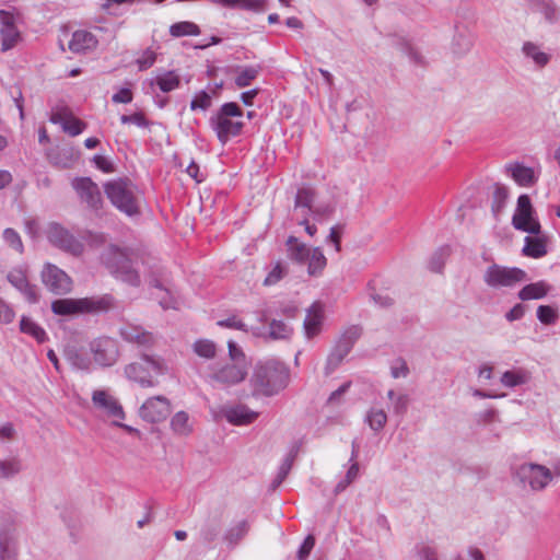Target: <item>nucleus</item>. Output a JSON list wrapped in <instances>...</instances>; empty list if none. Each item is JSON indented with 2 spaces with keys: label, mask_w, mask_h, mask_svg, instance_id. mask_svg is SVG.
<instances>
[{
  "label": "nucleus",
  "mask_w": 560,
  "mask_h": 560,
  "mask_svg": "<svg viewBox=\"0 0 560 560\" xmlns=\"http://www.w3.org/2000/svg\"><path fill=\"white\" fill-rule=\"evenodd\" d=\"M105 194L121 212L133 215L139 213L136 186L128 179H115L105 184Z\"/></svg>",
  "instance_id": "nucleus-4"
},
{
  "label": "nucleus",
  "mask_w": 560,
  "mask_h": 560,
  "mask_svg": "<svg viewBox=\"0 0 560 560\" xmlns=\"http://www.w3.org/2000/svg\"><path fill=\"white\" fill-rule=\"evenodd\" d=\"M228 348H229V357H230L231 362L240 363V364H248L245 353L243 352V350L240 347H237V345L234 341L230 340L228 342Z\"/></svg>",
  "instance_id": "nucleus-46"
},
{
  "label": "nucleus",
  "mask_w": 560,
  "mask_h": 560,
  "mask_svg": "<svg viewBox=\"0 0 560 560\" xmlns=\"http://www.w3.org/2000/svg\"><path fill=\"white\" fill-rule=\"evenodd\" d=\"M526 279V272L516 267H505L493 264L483 275L485 282L494 289L513 287Z\"/></svg>",
  "instance_id": "nucleus-6"
},
{
  "label": "nucleus",
  "mask_w": 560,
  "mask_h": 560,
  "mask_svg": "<svg viewBox=\"0 0 560 560\" xmlns=\"http://www.w3.org/2000/svg\"><path fill=\"white\" fill-rule=\"evenodd\" d=\"M186 172L187 174L194 178L196 182L200 183L202 180L201 177H199V166L198 164H196L195 162H191L187 167H186Z\"/></svg>",
  "instance_id": "nucleus-63"
},
{
  "label": "nucleus",
  "mask_w": 560,
  "mask_h": 560,
  "mask_svg": "<svg viewBox=\"0 0 560 560\" xmlns=\"http://www.w3.org/2000/svg\"><path fill=\"white\" fill-rule=\"evenodd\" d=\"M170 32L173 36L179 37L198 35L200 30L195 23L185 21L173 24Z\"/></svg>",
  "instance_id": "nucleus-35"
},
{
  "label": "nucleus",
  "mask_w": 560,
  "mask_h": 560,
  "mask_svg": "<svg viewBox=\"0 0 560 560\" xmlns=\"http://www.w3.org/2000/svg\"><path fill=\"white\" fill-rule=\"evenodd\" d=\"M90 348L95 363L101 366H110L117 361L118 346L113 338H97L91 342Z\"/></svg>",
  "instance_id": "nucleus-11"
},
{
  "label": "nucleus",
  "mask_w": 560,
  "mask_h": 560,
  "mask_svg": "<svg viewBox=\"0 0 560 560\" xmlns=\"http://www.w3.org/2000/svg\"><path fill=\"white\" fill-rule=\"evenodd\" d=\"M249 364L228 363L213 373V380L225 384L235 385L245 380Z\"/></svg>",
  "instance_id": "nucleus-17"
},
{
  "label": "nucleus",
  "mask_w": 560,
  "mask_h": 560,
  "mask_svg": "<svg viewBox=\"0 0 560 560\" xmlns=\"http://www.w3.org/2000/svg\"><path fill=\"white\" fill-rule=\"evenodd\" d=\"M129 380L142 387H153L158 377L166 372V366L161 359L143 355L139 361L130 363L125 369Z\"/></svg>",
  "instance_id": "nucleus-5"
},
{
  "label": "nucleus",
  "mask_w": 560,
  "mask_h": 560,
  "mask_svg": "<svg viewBox=\"0 0 560 560\" xmlns=\"http://www.w3.org/2000/svg\"><path fill=\"white\" fill-rule=\"evenodd\" d=\"M180 82L179 75L174 71L165 72L156 77V84L162 92H171L178 88Z\"/></svg>",
  "instance_id": "nucleus-34"
},
{
  "label": "nucleus",
  "mask_w": 560,
  "mask_h": 560,
  "mask_svg": "<svg viewBox=\"0 0 560 560\" xmlns=\"http://www.w3.org/2000/svg\"><path fill=\"white\" fill-rule=\"evenodd\" d=\"M112 255L110 267L116 276L132 285L139 284V276L132 268L131 258L121 250H113Z\"/></svg>",
  "instance_id": "nucleus-16"
},
{
  "label": "nucleus",
  "mask_w": 560,
  "mask_h": 560,
  "mask_svg": "<svg viewBox=\"0 0 560 560\" xmlns=\"http://www.w3.org/2000/svg\"><path fill=\"white\" fill-rule=\"evenodd\" d=\"M14 428L12 423H5L0 427V438L11 440L14 436Z\"/></svg>",
  "instance_id": "nucleus-60"
},
{
  "label": "nucleus",
  "mask_w": 560,
  "mask_h": 560,
  "mask_svg": "<svg viewBox=\"0 0 560 560\" xmlns=\"http://www.w3.org/2000/svg\"><path fill=\"white\" fill-rule=\"evenodd\" d=\"M358 474H359V466H358V464H352L349 467L348 471H347L345 480L337 485L336 490L337 491L345 490L346 487L348 485H350L358 477Z\"/></svg>",
  "instance_id": "nucleus-52"
},
{
  "label": "nucleus",
  "mask_w": 560,
  "mask_h": 560,
  "mask_svg": "<svg viewBox=\"0 0 560 560\" xmlns=\"http://www.w3.org/2000/svg\"><path fill=\"white\" fill-rule=\"evenodd\" d=\"M47 238L55 246L72 255L83 252V244L58 223H50L47 228Z\"/></svg>",
  "instance_id": "nucleus-9"
},
{
  "label": "nucleus",
  "mask_w": 560,
  "mask_h": 560,
  "mask_svg": "<svg viewBox=\"0 0 560 560\" xmlns=\"http://www.w3.org/2000/svg\"><path fill=\"white\" fill-rule=\"evenodd\" d=\"M217 324L220 327L247 331V326L245 325V323L235 315L226 319L219 320Z\"/></svg>",
  "instance_id": "nucleus-49"
},
{
  "label": "nucleus",
  "mask_w": 560,
  "mask_h": 560,
  "mask_svg": "<svg viewBox=\"0 0 560 560\" xmlns=\"http://www.w3.org/2000/svg\"><path fill=\"white\" fill-rule=\"evenodd\" d=\"M534 209L530 198L521 195L517 199V207L512 218L513 226L516 230L537 235L540 233V223L533 217Z\"/></svg>",
  "instance_id": "nucleus-7"
},
{
  "label": "nucleus",
  "mask_w": 560,
  "mask_h": 560,
  "mask_svg": "<svg viewBox=\"0 0 560 560\" xmlns=\"http://www.w3.org/2000/svg\"><path fill=\"white\" fill-rule=\"evenodd\" d=\"M0 40L1 51L12 49L21 40L15 15L5 10H0Z\"/></svg>",
  "instance_id": "nucleus-13"
},
{
  "label": "nucleus",
  "mask_w": 560,
  "mask_h": 560,
  "mask_svg": "<svg viewBox=\"0 0 560 560\" xmlns=\"http://www.w3.org/2000/svg\"><path fill=\"white\" fill-rule=\"evenodd\" d=\"M527 381L528 373L524 370L506 371L501 377V383L506 387L522 385Z\"/></svg>",
  "instance_id": "nucleus-33"
},
{
  "label": "nucleus",
  "mask_w": 560,
  "mask_h": 560,
  "mask_svg": "<svg viewBox=\"0 0 560 560\" xmlns=\"http://www.w3.org/2000/svg\"><path fill=\"white\" fill-rule=\"evenodd\" d=\"M3 238L7 244L16 250L19 254L23 253V243L16 231L13 229H5L3 232Z\"/></svg>",
  "instance_id": "nucleus-42"
},
{
  "label": "nucleus",
  "mask_w": 560,
  "mask_h": 560,
  "mask_svg": "<svg viewBox=\"0 0 560 560\" xmlns=\"http://www.w3.org/2000/svg\"><path fill=\"white\" fill-rule=\"evenodd\" d=\"M386 420L387 416L382 409H373L370 411L368 416L369 424L375 431L383 429V427L386 423Z\"/></svg>",
  "instance_id": "nucleus-40"
},
{
  "label": "nucleus",
  "mask_w": 560,
  "mask_h": 560,
  "mask_svg": "<svg viewBox=\"0 0 560 560\" xmlns=\"http://www.w3.org/2000/svg\"><path fill=\"white\" fill-rule=\"evenodd\" d=\"M120 336L125 341L144 348L152 347L155 341L151 331L145 330L141 326L131 324H128L120 329Z\"/></svg>",
  "instance_id": "nucleus-18"
},
{
  "label": "nucleus",
  "mask_w": 560,
  "mask_h": 560,
  "mask_svg": "<svg viewBox=\"0 0 560 560\" xmlns=\"http://www.w3.org/2000/svg\"><path fill=\"white\" fill-rule=\"evenodd\" d=\"M171 427L178 435H188L192 432V424L186 411L176 412L171 420Z\"/></svg>",
  "instance_id": "nucleus-29"
},
{
  "label": "nucleus",
  "mask_w": 560,
  "mask_h": 560,
  "mask_svg": "<svg viewBox=\"0 0 560 560\" xmlns=\"http://www.w3.org/2000/svg\"><path fill=\"white\" fill-rule=\"evenodd\" d=\"M328 238L335 245L336 250L339 252L340 250L341 234H340V232L338 231L337 228H331Z\"/></svg>",
  "instance_id": "nucleus-61"
},
{
  "label": "nucleus",
  "mask_w": 560,
  "mask_h": 560,
  "mask_svg": "<svg viewBox=\"0 0 560 560\" xmlns=\"http://www.w3.org/2000/svg\"><path fill=\"white\" fill-rule=\"evenodd\" d=\"M525 313V308L522 304H516L510 312L506 314V319L510 322L520 319L523 317Z\"/></svg>",
  "instance_id": "nucleus-58"
},
{
  "label": "nucleus",
  "mask_w": 560,
  "mask_h": 560,
  "mask_svg": "<svg viewBox=\"0 0 560 560\" xmlns=\"http://www.w3.org/2000/svg\"><path fill=\"white\" fill-rule=\"evenodd\" d=\"M194 351L197 355L205 359H212L215 357L217 347L213 341L208 339L197 340L194 346Z\"/></svg>",
  "instance_id": "nucleus-36"
},
{
  "label": "nucleus",
  "mask_w": 560,
  "mask_h": 560,
  "mask_svg": "<svg viewBox=\"0 0 560 560\" xmlns=\"http://www.w3.org/2000/svg\"><path fill=\"white\" fill-rule=\"evenodd\" d=\"M20 329L22 332L35 338L38 342H44L46 340L45 330L28 317H22L20 322Z\"/></svg>",
  "instance_id": "nucleus-32"
},
{
  "label": "nucleus",
  "mask_w": 560,
  "mask_h": 560,
  "mask_svg": "<svg viewBox=\"0 0 560 560\" xmlns=\"http://www.w3.org/2000/svg\"><path fill=\"white\" fill-rule=\"evenodd\" d=\"M287 246L289 257L299 264H305L312 252V248L299 242L294 236L288 238Z\"/></svg>",
  "instance_id": "nucleus-25"
},
{
  "label": "nucleus",
  "mask_w": 560,
  "mask_h": 560,
  "mask_svg": "<svg viewBox=\"0 0 560 560\" xmlns=\"http://www.w3.org/2000/svg\"><path fill=\"white\" fill-rule=\"evenodd\" d=\"M322 323H323V310H322L320 305L314 304L310 308V311L305 317V320H304V329H305L306 337L313 338V337L317 336L320 331Z\"/></svg>",
  "instance_id": "nucleus-24"
},
{
  "label": "nucleus",
  "mask_w": 560,
  "mask_h": 560,
  "mask_svg": "<svg viewBox=\"0 0 560 560\" xmlns=\"http://www.w3.org/2000/svg\"><path fill=\"white\" fill-rule=\"evenodd\" d=\"M523 254L532 258H540L547 254L546 243L542 238L527 236Z\"/></svg>",
  "instance_id": "nucleus-28"
},
{
  "label": "nucleus",
  "mask_w": 560,
  "mask_h": 560,
  "mask_svg": "<svg viewBox=\"0 0 560 560\" xmlns=\"http://www.w3.org/2000/svg\"><path fill=\"white\" fill-rule=\"evenodd\" d=\"M523 50L528 57L533 58L538 66H545L549 60V57L545 52L539 51L538 47L532 43H526Z\"/></svg>",
  "instance_id": "nucleus-39"
},
{
  "label": "nucleus",
  "mask_w": 560,
  "mask_h": 560,
  "mask_svg": "<svg viewBox=\"0 0 560 560\" xmlns=\"http://www.w3.org/2000/svg\"><path fill=\"white\" fill-rule=\"evenodd\" d=\"M122 124H135L137 126L144 125V117L141 113H135L132 115H122L120 117Z\"/></svg>",
  "instance_id": "nucleus-57"
},
{
  "label": "nucleus",
  "mask_w": 560,
  "mask_h": 560,
  "mask_svg": "<svg viewBox=\"0 0 560 560\" xmlns=\"http://www.w3.org/2000/svg\"><path fill=\"white\" fill-rule=\"evenodd\" d=\"M97 43L96 37L91 32L79 30L72 34V38L69 42V49L73 52H83L94 49Z\"/></svg>",
  "instance_id": "nucleus-23"
},
{
  "label": "nucleus",
  "mask_w": 560,
  "mask_h": 560,
  "mask_svg": "<svg viewBox=\"0 0 560 560\" xmlns=\"http://www.w3.org/2000/svg\"><path fill=\"white\" fill-rule=\"evenodd\" d=\"M390 370H392V376L394 378L405 377L408 374V366H407L406 362L401 359L397 360L392 365Z\"/></svg>",
  "instance_id": "nucleus-53"
},
{
  "label": "nucleus",
  "mask_w": 560,
  "mask_h": 560,
  "mask_svg": "<svg viewBox=\"0 0 560 560\" xmlns=\"http://www.w3.org/2000/svg\"><path fill=\"white\" fill-rule=\"evenodd\" d=\"M131 2L132 0H104L102 9L110 15L120 16L124 14L120 5Z\"/></svg>",
  "instance_id": "nucleus-45"
},
{
  "label": "nucleus",
  "mask_w": 560,
  "mask_h": 560,
  "mask_svg": "<svg viewBox=\"0 0 560 560\" xmlns=\"http://www.w3.org/2000/svg\"><path fill=\"white\" fill-rule=\"evenodd\" d=\"M14 317L13 308L0 298V323L10 324L14 320Z\"/></svg>",
  "instance_id": "nucleus-50"
},
{
  "label": "nucleus",
  "mask_w": 560,
  "mask_h": 560,
  "mask_svg": "<svg viewBox=\"0 0 560 560\" xmlns=\"http://www.w3.org/2000/svg\"><path fill=\"white\" fill-rule=\"evenodd\" d=\"M288 270L285 266H283L281 262H277L272 270L268 273L266 277L264 284L265 285H273L277 282H279L285 275Z\"/></svg>",
  "instance_id": "nucleus-44"
},
{
  "label": "nucleus",
  "mask_w": 560,
  "mask_h": 560,
  "mask_svg": "<svg viewBox=\"0 0 560 560\" xmlns=\"http://www.w3.org/2000/svg\"><path fill=\"white\" fill-rule=\"evenodd\" d=\"M224 418L234 425H245L254 422L258 413L248 409L246 406L240 405L226 408L223 411Z\"/></svg>",
  "instance_id": "nucleus-22"
},
{
  "label": "nucleus",
  "mask_w": 560,
  "mask_h": 560,
  "mask_svg": "<svg viewBox=\"0 0 560 560\" xmlns=\"http://www.w3.org/2000/svg\"><path fill=\"white\" fill-rule=\"evenodd\" d=\"M518 475L534 490L544 489L552 479L551 472L547 467L536 464L523 465L518 469Z\"/></svg>",
  "instance_id": "nucleus-15"
},
{
  "label": "nucleus",
  "mask_w": 560,
  "mask_h": 560,
  "mask_svg": "<svg viewBox=\"0 0 560 560\" xmlns=\"http://www.w3.org/2000/svg\"><path fill=\"white\" fill-rule=\"evenodd\" d=\"M50 120L54 124H60L63 131L72 137L80 135L86 127L85 122L74 117L68 109L52 113Z\"/></svg>",
  "instance_id": "nucleus-19"
},
{
  "label": "nucleus",
  "mask_w": 560,
  "mask_h": 560,
  "mask_svg": "<svg viewBox=\"0 0 560 560\" xmlns=\"http://www.w3.org/2000/svg\"><path fill=\"white\" fill-rule=\"evenodd\" d=\"M93 406L113 420V424H119L125 419V411L119 401L107 390L97 389L92 394Z\"/></svg>",
  "instance_id": "nucleus-8"
},
{
  "label": "nucleus",
  "mask_w": 560,
  "mask_h": 560,
  "mask_svg": "<svg viewBox=\"0 0 560 560\" xmlns=\"http://www.w3.org/2000/svg\"><path fill=\"white\" fill-rule=\"evenodd\" d=\"M506 171L514 182L522 187H530L536 184L537 176L532 167L514 162L506 165Z\"/></svg>",
  "instance_id": "nucleus-21"
},
{
  "label": "nucleus",
  "mask_w": 560,
  "mask_h": 560,
  "mask_svg": "<svg viewBox=\"0 0 560 560\" xmlns=\"http://www.w3.org/2000/svg\"><path fill=\"white\" fill-rule=\"evenodd\" d=\"M315 198V191L312 188H301L296 192L295 208L305 210L306 212L319 213L318 209L313 210V202Z\"/></svg>",
  "instance_id": "nucleus-30"
},
{
  "label": "nucleus",
  "mask_w": 560,
  "mask_h": 560,
  "mask_svg": "<svg viewBox=\"0 0 560 560\" xmlns=\"http://www.w3.org/2000/svg\"><path fill=\"white\" fill-rule=\"evenodd\" d=\"M211 103H212L211 96L207 92L201 91L194 96V98L190 103V108H191V110H197V109L206 110L211 106Z\"/></svg>",
  "instance_id": "nucleus-43"
},
{
  "label": "nucleus",
  "mask_w": 560,
  "mask_h": 560,
  "mask_svg": "<svg viewBox=\"0 0 560 560\" xmlns=\"http://www.w3.org/2000/svg\"><path fill=\"white\" fill-rule=\"evenodd\" d=\"M305 264L310 276H319L327 265V259L319 247H314Z\"/></svg>",
  "instance_id": "nucleus-27"
},
{
  "label": "nucleus",
  "mask_w": 560,
  "mask_h": 560,
  "mask_svg": "<svg viewBox=\"0 0 560 560\" xmlns=\"http://www.w3.org/2000/svg\"><path fill=\"white\" fill-rule=\"evenodd\" d=\"M114 103L128 104L132 101V92L129 89H121L113 95Z\"/></svg>",
  "instance_id": "nucleus-56"
},
{
  "label": "nucleus",
  "mask_w": 560,
  "mask_h": 560,
  "mask_svg": "<svg viewBox=\"0 0 560 560\" xmlns=\"http://www.w3.org/2000/svg\"><path fill=\"white\" fill-rule=\"evenodd\" d=\"M349 349H350V342H347L343 348V353H340V354L332 353L328 358L326 375L330 374L334 371V369L341 362L343 355L348 353Z\"/></svg>",
  "instance_id": "nucleus-51"
},
{
  "label": "nucleus",
  "mask_w": 560,
  "mask_h": 560,
  "mask_svg": "<svg viewBox=\"0 0 560 560\" xmlns=\"http://www.w3.org/2000/svg\"><path fill=\"white\" fill-rule=\"evenodd\" d=\"M537 317L542 324L550 325L557 320L558 313L549 305H540L537 308Z\"/></svg>",
  "instance_id": "nucleus-41"
},
{
  "label": "nucleus",
  "mask_w": 560,
  "mask_h": 560,
  "mask_svg": "<svg viewBox=\"0 0 560 560\" xmlns=\"http://www.w3.org/2000/svg\"><path fill=\"white\" fill-rule=\"evenodd\" d=\"M291 334L292 329L282 320L273 319L269 325L268 336L271 339H287Z\"/></svg>",
  "instance_id": "nucleus-37"
},
{
  "label": "nucleus",
  "mask_w": 560,
  "mask_h": 560,
  "mask_svg": "<svg viewBox=\"0 0 560 560\" xmlns=\"http://www.w3.org/2000/svg\"><path fill=\"white\" fill-rule=\"evenodd\" d=\"M242 118L243 110L234 102L223 104L211 118V127L222 144L242 132L244 126Z\"/></svg>",
  "instance_id": "nucleus-1"
},
{
  "label": "nucleus",
  "mask_w": 560,
  "mask_h": 560,
  "mask_svg": "<svg viewBox=\"0 0 560 560\" xmlns=\"http://www.w3.org/2000/svg\"><path fill=\"white\" fill-rule=\"evenodd\" d=\"M289 371L280 363L257 366L252 382L256 392L271 396L287 387Z\"/></svg>",
  "instance_id": "nucleus-2"
},
{
  "label": "nucleus",
  "mask_w": 560,
  "mask_h": 560,
  "mask_svg": "<svg viewBox=\"0 0 560 560\" xmlns=\"http://www.w3.org/2000/svg\"><path fill=\"white\" fill-rule=\"evenodd\" d=\"M349 387H350V382L341 385L338 389H336L335 392H332L330 394V396L328 398V402H330V404L338 402L340 400L341 396L349 389Z\"/></svg>",
  "instance_id": "nucleus-59"
},
{
  "label": "nucleus",
  "mask_w": 560,
  "mask_h": 560,
  "mask_svg": "<svg viewBox=\"0 0 560 560\" xmlns=\"http://www.w3.org/2000/svg\"><path fill=\"white\" fill-rule=\"evenodd\" d=\"M20 471L16 460H0V479L10 478Z\"/></svg>",
  "instance_id": "nucleus-47"
},
{
  "label": "nucleus",
  "mask_w": 560,
  "mask_h": 560,
  "mask_svg": "<svg viewBox=\"0 0 560 560\" xmlns=\"http://www.w3.org/2000/svg\"><path fill=\"white\" fill-rule=\"evenodd\" d=\"M12 182V175L10 172L0 170V189L4 188Z\"/></svg>",
  "instance_id": "nucleus-64"
},
{
  "label": "nucleus",
  "mask_w": 560,
  "mask_h": 560,
  "mask_svg": "<svg viewBox=\"0 0 560 560\" xmlns=\"http://www.w3.org/2000/svg\"><path fill=\"white\" fill-rule=\"evenodd\" d=\"M72 187L77 191L80 199L91 209L98 210L103 205L102 195L98 186L89 177L75 178Z\"/></svg>",
  "instance_id": "nucleus-14"
},
{
  "label": "nucleus",
  "mask_w": 560,
  "mask_h": 560,
  "mask_svg": "<svg viewBox=\"0 0 560 560\" xmlns=\"http://www.w3.org/2000/svg\"><path fill=\"white\" fill-rule=\"evenodd\" d=\"M112 305L109 296L61 299L52 302L51 310L58 315H77L106 312Z\"/></svg>",
  "instance_id": "nucleus-3"
},
{
  "label": "nucleus",
  "mask_w": 560,
  "mask_h": 560,
  "mask_svg": "<svg viewBox=\"0 0 560 560\" xmlns=\"http://www.w3.org/2000/svg\"><path fill=\"white\" fill-rule=\"evenodd\" d=\"M93 162L94 164L96 165V167L98 170H101L102 172L104 173H113L114 172V167H113V164L110 161H108L105 156L103 155H95L93 158Z\"/></svg>",
  "instance_id": "nucleus-54"
},
{
  "label": "nucleus",
  "mask_w": 560,
  "mask_h": 560,
  "mask_svg": "<svg viewBox=\"0 0 560 560\" xmlns=\"http://www.w3.org/2000/svg\"><path fill=\"white\" fill-rule=\"evenodd\" d=\"M235 84L237 88H246L250 85V83L258 77L259 68L258 67H244L236 69Z\"/></svg>",
  "instance_id": "nucleus-31"
},
{
  "label": "nucleus",
  "mask_w": 560,
  "mask_h": 560,
  "mask_svg": "<svg viewBox=\"0 0 560 560\" xmlns=\"http://www.w3.org/2000/svg\"><path fill=\"white\" fill-rule=\"evenodd\" d=\"M315 545V539L313 536H307L304 540V542L302 544L300 550H299V558L301 560H304L311 552V550L313 549Z\"/></svg>",
  "instance_id": "nucleus-55"
},
{
  "label": "nucleus",
  "mask_w": 560,
  "mask_h": 560,
  "mask_svg": "<svg viewBox=\"0 0 560 560\" xmlns=\"http://www.w3.org/2000/svg\"><path fill=\"white\" fill-rule=\"evenodd\" d=\"M171 413V402L164 396H154L147 399L140 407V417L151 423L165 420Z\"/></svg>",
  "instance_id": "nucleus-12"
},
{
  "label": "nucleus",
  "mask_w": 560,
  "mask_h": 560,
  "mask_svg": "<svg viewBox=\"0 0 560 560\" xmlns=\"http://www.w3.org/2000/svg\"><path fill=\"white\" fill-rule=\"evenodd\" d=\"M156 60V54L151 50L147 49L142 52V55L137 59V63L140 70L149 69L154 65Z\"/></svg>",
  "instance_id": "nucleus-48"
},
{
  "label": "nucleus",
  "mask_w": 560,
  "mask_h": 560,
  "mask_svg": "<svg viewBox=\"0 0 560 560\" xmlns=\"http://www.w3.org/2000/svg\"><path fill=\"white\" fill-rule=\"evenodd\" d=\"M550 290V285L545 281H538L525 285L520 292L518 298L522 301L539 300L545 298Z\"/></svg>",
  "instance_id": "nucleus-26"
},
{
  "label": "nucleus",
  "mask_w": 560,
  "mask_h": 560,
  "mask_svg": "<svg viewBox=\"0 0 560 560\" xmlns=\"http://www.w3.org/2000/svg\"><path fill=\"white\" fill-rule=\"evenodd\" d=\"M257 94H258V90L253 89L250 91L242 93L241 100L245 105L250 106V105H253V101L257 96Z\"/></svg>",
  "instance_id": "nucleus-62"
},
{
  "label": "nucleus",
  "mask_w": 560,
  "mask_h": 560,
  "mask_svg": "<svg viewBox=\"0 0 560 560\" xmlns=\"http://www.w3.org/2000/svg\"><path fill=\"white\" fill-rule=\"evenodd\" d=\"M9 282L16 288L19 291H21L25 299L31 302L35 303L38 300V294L35 285L30 284L26 273L21 269H14L9 272L8 275Z\"/></svg>",
  "instance_id": "nucleus-20"
},
{
  "label": "nucleus",
  "mask_w": 560,
  "mask_h": 560,
  "mask_svg": "<svg viewBox=\"0 0 560 560\" xmlns=\"http://www.w3.org/2000/svg\"><path fill=\"white\" fill-rule=\"evenodd\" d=\"M214 2L228 8L260 9L265 0H213Z\"/></svg>",
  "instance_id": "nucleus-38"
},
{
  "label": "nucleus",
  "mask_w": 560,
  "mask_h": 560,
  "mask_svg": "<svg viewBox=\"0 0 560 560\" xmlns=\"http://www.w3.org/2000/svg\"><path fill=\"white\" fill-rule=\"evenodd\" d=\"M42 281L55 294H67L72 289L71 278L63 270L51 264L44 266Z\"/></svg>",
  "instance_id": "nucleus-10"
}]
</instances>
